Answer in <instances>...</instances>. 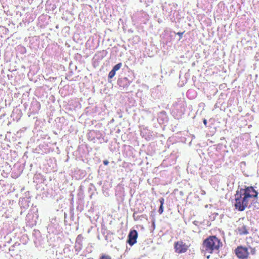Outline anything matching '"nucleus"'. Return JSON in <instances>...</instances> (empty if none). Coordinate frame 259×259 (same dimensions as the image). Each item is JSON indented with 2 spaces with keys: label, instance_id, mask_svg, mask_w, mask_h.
Listing matches in <instances>:
<instances>
[{
  "label": "nucleus",
  "instance_id": "nucleus-1",
  "mask_svg": "<svg viewBox=\"0 0 259 259\" xmlns=\"http://www.w3.org/2000/svg\"><path fill=\"white\" fill-rule=\"evenodd\" d=\"M258 192L252 186L238 189L234 195V207L239 211L250 208L257 202Z\"/></svg>",
  "mask_w": 259,
  "mask_h": 259
},
{
  "label": "nucleus",
  "instance_id": "nucleus-2",
  "mask_svg": "<svg viewBox=\"0 0 259 259\" xmlns=\"http://www.w3.org/2000/svg\"><path fill=\"white\" fill-rule=\"evenodd\" d=\"M202 246L206 252L212 253L219 250L222 243L216 236H210L203 241Z\"/></svg>",
  "mask_w": 259,
  "mask_h": 259
},
{
  "label": "nucleus",
  "instance_id": "nucleus-3",
  "mask_svg": "<svg viewBox=\"0 0 259 259\" xmlns=\"http://www.w3.org/2000/svg\"><path fill=\"white\" fill-rule=\"evenodd\" d=\"M190 246V244H187L182 240H179L174 243L175 251L178 254L186 253L189 249Z\"/></svg>",
  "mask_w": 259,
  "mask_h": 259
},
{
  "label": "nucleus",
  "instance_id": "nucleus-4",
  "mask_svg": "<svg viewBox=\"0 0 259 259\" xmlns=\"http://www.w3.org/2000/svg\"><path fill=\"white\" fill-rule=\"evenodd\" d=\"M235 253L239 259H248L249 252L247 247L240 245L235 249Z\"/></svg>",
  "mask_w": 259,
  "mask_h": 259
},
{
  "label": "nucleus",
  "instance_id": "nucleus-5",
  "mask_svg": "<svg viewBox=\"0 0 259 259\" xmlns=\"http://www.w3.org/2000/svg\"><path fill=\"white\" fill-rule=\"evenodd\" d=\"M138 238V232L136 230H132L130 231L128 235L127 243L132 246L137 242V239Z\"/></svg>",
  "mask_w": 259,
  "mask_h": 259
},
{
  "label": "nucleus",
  "instance_id": "nucleus-6",
  "mask_svg": "<svg viewBox=\"0 0 259 259\" xmlns=\"http://www.w3.org/2000/svg\"><path fill=\"white\" fill-rule=\"evenodd\" d=\"M237 232L240 235H247L248 234V227L243 223L240 224L237 228Z\"/></svg>",
  "mask_w": 259,
  "mask_h": 259
},
{
  "label": "nucleus",
  "instance_id": "nucleus-7",
  "mask_svg": "<svg viewBox=\"0 0 259 259\" xmlns=\"http://www.w3.org/2000/svg\"><path fill=\"white\" fill-rule=\"evenodd\" d=\"M121 66H122V63H119L117 64L116 65H115L113 67L112 69L116 72V71L118 70L121 68Z\"/></svg>",
  "mask_w": 259,
  "mask_h": 259
},
{
  "label": "nucleus",
  "instance_id": "nucleus-8",
  "mask_svg": "<svg viewBox=\"0 0 259 259\" xmlns=\"http://www.w3.org/2000/svg\"><path fill=\"white\" fill-rule=\"evenodd\" d=\"M115 71L114 70H113V69H112V70H111L110 71V72L109 73V74H108V77L109 78H112L115 75Z\"/></svg>",
  "mask_w": 259,
  "mask_h": 259
},
{
  "label": "nucleus",
  "instance_id": "nucleus-9",
  "mask_svg": "<svg viewBox=\"0 0 259 259\" xmlns=\"http://www.w3.org/2000/svg\"><path fill=\"white\" fill-rule=\"evenodd\" d=\"M83 237L81 234H79L77 236L76 238V242H81L82 241Z\"/></svg>",
  "mask_w": 259,
  "mask_h": 259
},
{
  "label": "nucleus",
  "instance_id": "nucleus-10",
  "mask_svg": "<svg viewBox=\"0 0 259 259\" xmlns=\"http://www.w3.org/2000/svg\"><path fill=\"white\" fill-rule=\"evenodd\" d=\"M100 259H111V258L108 255H102Z\"/></svg>",
  "mask_w": 259,
  "mask_h": 259
},
{
  "label": "nucleus",
  "instance_id": "nucleus-11",
  "mask_svg": "<svg viewBox=\"0 0 259 259\" xmlns=\"http://www.w3.org/2000/svg\"><path fill=\"white\" fill-rule=\"evenodd\" d=\"M163 212V206H160L159 209H158V212L159 214H162Z\"/></svg>",
  "mask_w": 259,
  "mask_h": 259
},
{
  "label": "nucleus",
  "instance_id": "nucleus-12",
  "mask_svg": "<svg viewBox=\"0 0 259 259\" xmlns=\"http://www.w3.org/2000/svg\"><path fill=\"white\" fill-rule=\"evenodd\" d=\"M185 31L183 32H178L177 33V34L180 36V39L182 37L183 34L184 33Z\"/></svg>",
  "mask_w": 259,
  "mask_h": 259
},
{
  "label": "nucleus",
  "instance_id": "nucleus-13",
  "mask_svg": "<svg viewBox=\"0 0 259 259\" xmlns=\"http://www.w3.org/2000/svg\"><path fill=\"white\" fill-rule=\"evenodd\" d=\"M159 202L160 203V206H163V204H164V199L163 198H161L160 199H159Z\"/></svg>",
  "mask_w": 259,
  "mask_h": 259
},
{
  "label": "nucleus",
  "instance_id": "nucleus-14",
  "mask_svg": "<svg viewBox=\"0 0 259 259\" xmlns=\"http://www.w3.org/2000/svg\"><path fill=\"white\" fill-rule=\"evenodd\" d=\"M251 253L252 254H254L255 253V249L254 248H251Z\"/></svg>",
  "mask_w": 259,
  "mask_h": 259
},
{
  "label": "nucleus",
  "instance_id": "nucleus-15",
  "mask_svg": "<svg viewBox=\"0 0 259 259\" xmlns=\"http://www.w3.org/2000/svg\"><path fill=\"white\" fill-rule=\"evenodd\" d=\"M203 123L205 125V126H207V120L206 119H204L203 120Z\"/></svg>",
  "mask_w": 259,
  "mask_h": 259
},
{
  "label": "nucleus",
  "instance_id": "nucleus-16",
  "mask_svg": "<svg viewBox=\"0 0 259 259\" xmlns=\"http://www.w3.org/2000/svg\"><path fill=\"white\" fill-rule=\"evenodd\" d=\"M103 163L104 165H107L109 164V161L107 160L103 161Z\"/></svg>",
  "mask_w": 259,
  "mask_h": 259
}]
</instances>
